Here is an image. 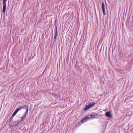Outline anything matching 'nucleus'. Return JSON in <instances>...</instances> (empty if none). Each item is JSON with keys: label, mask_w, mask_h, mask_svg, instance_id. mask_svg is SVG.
<instances>
[{"label": "nucleus", "mask_w": 133, "mask_h": 133, "mask_svg": "<svg viewBox=\"0 0 133 133\" xmlns=\"http://www.w3.org/2000/svg\"><path fill=\"white\" fill-rule=\"evenodd\" d=\"M95 103L94 102L91 103H89L88 105L90 107V108L91 107L93 106L95 104Z\"/></svg>", "instance_id": "423d86ee"}, {"label": "nucleus", "mask_w": 133, "mask_h": 133, "mask_svg": "<svg viewBox=\"0 0 133 133\" xmlns=\"http://www.w3.org/2000/svg\"><path fill=\"white\" fill-rule=\"evenodd\" d=\"M102 8L103 11V14L104 15H105V7L104 3H102Z\"/></svg>", "instance_id": "20e7f679"}, {"label": "nucleus", "mask_w": 133, "mask_h": 133, "mask_svg": "<svg viewBox=\"0 0 133 133\" xmlns=\"http://www.w3.org/2000/svg\"><path fill=\"white\" fill-rule=\"evenodd\" d=\"M95 118V116L94 115H89L84 118L82 119L81 121V122L82 123L87 122L88 120L89 119H94Z\"/></svg>", "instance_id": "f257e3e1"}, {"label": "nucleus", "mask_w": 133, "mask_h": 133, "mask_svg": "<svg viewBox=\"0 0 133 133\" xmlns=\"http://www.w3.org/2000/svg\"><path fill=\"white\" fill-rule=\"evenodd\" d=\"M90 108V107L89 106V105H88L86 106V107L85 108L84 110L85 111H86L89 108Z\"/></svg>", "instance_id": "6e6552de"}, {"label": "nucleus", "mask_w": 133, "mask_h": 133, "mask_svg": "<svg viewBox=\"0 0 133 133\" xmlns=\"http://www.w3.org/2000/svg\"><path fill=\"white\" fill-rule=\"evenodd\" d=\"M7 0H3V8L2 12L3 13L5 12L6 8V2Z\"/></svg>", "instance_id": "f03ea898"}, {"label": "nucleus", "mask_w": 133, "mask_h": 133, "mask_svg": "<svg viewBox=\"0 0 133 133\" xmlns=\"http://www.w3.org/2000/svg\"><path fill=\"white\" fill-rule=\"evenodd\" d=\"M21 109V108H18V109H16L15 111L13 113L12 115V117H13Z\"/></svg>", "instance_id": "7ed1b4c3"}, {"label": "nucleus", "mask_w": 133, "mask_h": 133, "mask_svg": "<svg viewBox=\"0 0 133 133\" xmlns=\"http://www.w3.org/2000/svg\"><path fill=\"white\" fill-rule=\"evenodd\" d=\"M26 114H24V115H23V116L25 118L26 116Z\"/></svg>", "instance_id": "ddd939ff"}, {"label": "nucleus", "mask_w": 133, "mask_h": 133, "mask_svg": "<svg viewBox=\"0 0 133 133\" xmlns=\"http://www.w3.org/2000/svg\"><path fill=\"white\" fill-rule=\"evenodd\" d=\"M57 27H56V29H55V34H57Z\"/></svg>", "instance_id": "9d476101"}, {"label": "nucleus", "mask_w": 133, "mask_h": 133, "mask_svg": "<svg viewBox=\"0 0 133 133\" xmlns=\"http://www.w3.org/2000/svg\"><path fill=\"white\" fill-rule=\"evenodd\" d=\"M25 118V117L23 116H22L21 117V119H22V120H23V119H24Z\"/></svg>", "instance_id": "f8f14e48"}, {"label": "nucleus", "mask_w": 133, "mask_h": 133, "mask_svg": "<svg viewBox=\"0 0 133 133\" xmlns=\"http://www.w3.org/2000/svg\"><path fill=\"white\" fill-rule=\"evenodd\" d=\"M28 108H27L26 109V113L25 114H27L28 113Z\"/></svg>", "instance_id": "9b49d317"}, {"label": "nucleus", "mask_w": 133, "mask_h": 133, "mask_svg": "<svg viewBox=\"0 0 133 133\" xmlns=\"http://www.w3.org/2000/svg\"><path fill=\"white\" fill-rule=\"evenodd\" d=\"M57 34H55V35L54 36V39H55L56 38V37L57 36Z\"/></svg>", "instance_id": "1a4fd4ad"}, {"label": "nucleus", "mask_w": 133, "mask_h": 133, "mask_svg": "<svg viewBox=\"0 0 133 133\" xmlns=\"http://www.w3.org/2000/svg\"><path fill=\"white\" fill-rule=\"evenodd\" d=\"M26 107V105H24L22 107H20L19 108H21V109L22 108L24 109H25Z\"/></svg>", "instance_id": "0eeeda50"}, {"label": "nucleus", "mask_w": 133, "mask_h": 133, "mask_svg": "<svg viewBox=\"0 0 133 133\" xmlns=\"http://www.w3.org/2000/svg\"><path fill=\"white\" fill-rule=\"evenodd\" d=\"M105 115L106 116L109 118H111L112 117V116L111 115V112L109 111H108L106 112Z\"/></svg>", "instance_id": "39448f33"}]
</instances>
